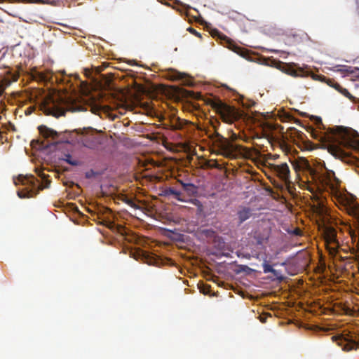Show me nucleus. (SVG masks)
Returning <instances> with one entry per match:
<instances>
[{
	"mask_svg": "<svg viewBox=\"0 0 359 359\" xmlns=\"http://www.w3.org/2000/svg\"><path fill=\"white\" fill-rule=\"evenodd\" d=\"M323 138L328 143L359 151V134L352 129L342 126L330 128Z\"/></svg>",
	"mask_w": 359,
	"mask_h": 359,
	"instance_id": "1",
	"label": "nucleus"
},
{
	"mask_svg": "<svg viewBox=\"0 0 359 359\" xmlns=\"http://www.w3.org/2000/svg\"><path fill=\"white\" fill-rule=\"evenodd\" d=\"M38 175L41 178L42 181L36 179L33 175H19L17 180H15V184H22L31 187L30 190L18 191V195L20 198H25L32 197L34 195H36L40 190L49 187L50 181L46 179V175L42 171H39Z\"/></svg>",
	"mask_w": 359,
	"mask_h": 359,
	"instance_id": "2",
	"label": "nucleus"
},
{
	"mask_svg": "<svg viewBox=\"0 0 359 359\" xmlns=\"http://www.w3.org/2000/svg\"><path fill=\"white\" fill-rule=\"evenodd\" d=\"M294 169L297 172L302 171L309 177L308 180L311 179L317 187L318 191H322L328 185L327 179L320 174L316 169L311 167L309 162L304 158H299L292 163Z\"/></svg>",
	"mask_w": 359,
	"mask_h": 359,
	"instance_id": "3",
	"label": "nucleus"
},
{
	"mask_svg": "<svg viewBox=\"0 0 359 359\" xmlns=\"http://www.w3.org/2000/svg\"><path fill=\"white\" fill-rule=\"evenodd\" d=\"M41 109L46 115H51L57 118L64 116L67 111L74 110L72 104L62 98H59L58 100L50 99L49 102H45Z\"/></svg>",
	"mask_w": 359,
	"mask_h": 359,
	"instance_id": "4",
	"label": "nucleus"
},
{
	"mask_svg": "<svg viewBox=\"0 0 359 359\" xmlns=\"http://www.w3.org/2000/svg\"><path fill=\"white\" fill-rule=\"evenodd\" d=\"M211 106L224 123L231 124L240 118V113L234 107L228 105L219 100L212 101Z\"/></svg>",
	"mask_w": 359,
	"mask_h": 359,
	"instance_id": "5",
	"label": "nucleus"
},
{
	"mask_svg": "<svg viewBox=\"0 0 359 359\" xmlns=\"http://www.w3.org/2000/svg\"><path fill=\"white\" fill-rule=\"evenodd\" d=\"M211 138L214 139V143L226 157L233 158L235 156V153L240 150L238 145L233 144L217 131L212 135Z\"/></svg>",
	"mask_w": 359,
	"mask_h": 359,
	"instance_id": "6",
	"label": "nucleus"
},
{
	"mask_svg": "<svg viewBox=\"0 0 359 359\" xmlns=\"http://www.w3.org/2000/svg\"><path fill=\"white\" fill-rule=\"evenodd\" d=\"M271 169L286 185L290 186L291 183L290 170L286 163L280 165L272 164Z\"/></svg>",
	"mask_w": 359,
	"mask_h": 359,
	"instance_id": "7",
	"label": "nucleus"
},
{
	"mask_svg": "<svg viewBox=\"0 0 359 359\" xmlns=\"http://www.w3.org/2000/svg\"><path fill=\"white\" fill-rule=\"evenodd\" d=\"M216 33L217 34L219 39L221 41V43L223 46H226L229 49L238 53L242 57H245L246 55V50L244 48L239 47L232 40H231L224 34H222L217 31H216Z\"/></svg>",
	"mask_w": 359,
	"mask_h": 359,
	"instance_id": "8",
	"label": "nucleus"
},
{
	"mask_svg": "<svg viewBox=\"0 0 359 359\" xmlns=\"http://www.w3.org/2000/svg\"><path fill=\"white\" fill-rule=\"evenodd\" d=\"M332 339L333 341H337L338 345L341 346L342 349L345 351L357 349L359 346V343L352 338L343 336H333Z\"/></svg>",
	"mask_w": 359,
	"mask_h": 359,
	"instance_id": "9",
	"label": "nucleus"
},
{
	"mask_svg": "<svg viewBox=\"0 0 359 359\" xmlns=\"http://www.w3.org/2000/svg\"><path fill=\"white\" fill-rule=\"evenodd\" d=\"M80 141L84 147L92 149H96L101 144L100 137L93 133L83 135L81 137Z\"/></svg>",
	"mask_w": 359,
	"mask_h": 359,
	"instance_id": "10",
	"label": "nucleus"
},
{
	"mask_svg": "<svg viewBox=\"0 0 359 359\" xmlns=\"http://www.w3.org/2000/svg\"><path fill=\"white\" fill-rule=\"evenodd\" d=\"M38 130L40 133V134L44 137V138H49L51 137L53 140H55L58 137L59 133L50 128H48L46 126H39L38 127Z\"/></svg>",
	"mask_w": 359,
	"mask_h": 359,
	"instance_id": "11",
	"label": "nucleus"
},
{
	"mask_svg": "<svg viewBox=\"0 0 359 359\" xmlns=\"http://www.w3.org/2000/svg\"><path fill=\"white\" fill-rule=\"evenodd\" d=\"M237 215L241 224L252 216V210L248 207H242L238 210Z\"/></svg>",
	"mask_w": 359,
	"mask_h": 359,
	"instance_id": "12",
	"label": "nucleus"
},
{
	"mask_svg": "<svg viewBox=\"0 0 359 359\" xmlns=\"http://www.w3.org/2000/svg\"><path fill=\"white\" fill-rule=\"evenodd\" d=\"M285 73L294 76V77H299V76H307L309 75V73L308 71L304 70L303 68L299 67L297 69H294L292 67H288L286 70Z\"/></svg>",
	"mask_w": 359,
	"mask_h": 359,
	"instance_id": "13",
	"label": "nucleus"
},
{
	"mask_svg": "<svg viewBox=\"0 0 359 359\" xmlns=\"http://www.w3.org/2000/svg\"><path fill=\"white\" fill-rule=\"evenodd\" d=\"M162 195L165 197L172 196L173 198L177 199V201H182V202L185 201V200L181 197L182 192L175 189L172 187H168V188L165 189L163 191Z\"/></svg>",
	"mask_w": 359,
	"mask_h": 359,
	"instance_id": "14",
	"label": "nucleus"
},
{
	"mask_svg": "<svg viewBox=\"0 0 359 359\" xmlns=\"http://www.w3.org/2000/svg\"><path fill=\"white\" fill-rule=\"evenodd\" d=\"M311 77L314 80H318V81H320L322 82L327 83L329 86H330L332 88L334 86V85L337 82L334 79L327 78L323 75H317L315 74H312Z\"/></svg>",
	"mask_w": 359,
	"mask_h": 359,
	"instance_id": "15",
	"label": "nucleus"
},
{
	"mask_svg": "<svg viewBox=\"0 0 359 359\" xmlns=\"http://www.w3.org/2000/svg\"><path fill=\"white\" fill-rule=\"evenodd\" d=\"M332 88H334L335 90H337L339 93H340L341 95H343L346 97H347L350 100L353 99V97L348 92V90L347 89L343 88L342 86H341V85L339 83H338L337 82H336V83L334 85V86Z\"/></svg>",
	"mask_w": 359,
	"mask_h": 359,
	"instance_id": "16",
	"label": "nucleus"
},
{
	"mask_svg": "<svg viewBox=\"0 0 359 359\" xmlns=\"http://www.w3.org/2000/svg\"><path fill=\"white\" fill-rule=\"evenodd\" d=\"M263 266V271L264 273H271L273 275L277 278H278L280 275V272L276 269H274L270 264L267 263L266 261H264V262L262 264Z\"/></svg>",
	"mask_w": 359,
	"mask_h": 359,
	"instance_id": "17",
	"label": "nucleus"
},
{
	"mask_svg": "<svg viewBox=\"0 0 359 359\" xmlns=\"http://www.w3.org/2000/svg\"><path fill=\"white\" fill-rule=\"evenodd\" d=\"M182 187L189 195H195L197 193V187L192 183L182 184Z\"/></svg>",
	"mask_w": 359,
	"mask_h": 359,
	"instance_id": "18",
	"label": "nucleus"
},
{
	"mask_svg": "<svg viewBox=\"0 0 359 359\" xmlns=\"http://www.w3.org/2000/svg\"><path fill=\"white\" fill-rule=\"evenodd\" d=\"M62 160L74 166H76L80 164V162L77 159L73 158L72 155L69 154H64V157Z\"/></svg>",
	"mask_w": 359,
	"mask_h": 359,
	"instance_id": "19",
	"label": "nucleus"
},
{
	"mask_svg": "<svg viewBox=\"0 0 359 359\" xmlns=\"http://www.w3.org/2000/svg\"><path fill=\"white\" fill-rule=\"evenodd\" d=\"M326 240L330 243L336 242V232L334 229L330 228L327 230Z\"/></svg>",
	"mask_w": 359,
	"mask_h": 359,
	"instance_id": "20",
	"label": "nucleus"
},
{
	"mask_svg": "<svg viewBox=\"0 0 359 359\" xmlns=\"http://www.w3.org/2000/svg\"><path fill=\"white\" fill-rule=\"evenodd\" d=\"M123 202H125L126 204L130 205V207L138 209L139 206L133 201V199L125 198L123 200Z\"/></svg>",
	"mask_w": 359,
	"mask_h": 359,
	"instance_id": "21",
	"label": "nucleus"
},
{
	"mask_svg": "<svg viewBox=\"0 0 359 359\" xmlns=\"http://www.w3.org/2000/svg\"><path fill=\"white\" fill-rule=\"evenodd\" d=\"M98 175V172L94 171L93 170H90L86 172L85 176L87 179H90L97 176Z\"/></svg>",
	"mask_w": 359,
	"mask_h": 359,
	"instance_id": "22",
	"label": "nucleus"
},
{
	"mask_svg": "<svg viewBox=\"0 0 359 359\" xmlns=\"http://www.w3.org/2000/svg\"><path fill=\"white\" fill-rule=\"evenodd\" d=\"M287 233L294 236L302 235V231L299 228H294L292 230H287Z\"/></svg>",
	"mask_w": 359,
	"mask_h": 359,
	"instance_id": "23",
	"label": "nucleus"
},
{
	"mask_svg": "<svg viewBox=\"0 0 359 359\" xmlns=\"http://www.w3.org/2000/svg\"><path fill=\"white\" fill-rule=\"evenodd\" d=\"M187 31H189L190 33L193 34L194 35L198 36V37H201V35L199 32H198L195 29L189 27L188 29H187Z\"/></svg>",
	"mask_w": 359,
	"mask_h": 359,
	"instance_id": "24",
	"label": "nucleus"
},
{
	"mask_svg": "<svg viewBox=\"0 0 359 359\" xmlns=\"http://www.w3.org/2000/svg\"><path fill=\"white\" fill-rule=\"evenodd\" d=\"M22 2H29V3H36V4H42L44 3V0H18Z\"/></svg>",
	"mask_w": 359,
	"mask_h": 359,
	"instance_id": "25",
	"label": "nucleus"
},
{
	"mask_svg": "<svg viewBox=\"0 0 359 359\" xmlns=\"http://www.w3.org/2000/svg\"><path fill=\"white\" fill-rule=\"evenodd\" d=\"M280 147L283 150L285 151H287L290 149L288 145L283 141L280 143Z\"/></svg>",
	"mask_w": 359,
	"mask_h": 359,
	"instance_id": "26",
	"label": "nucleus"
},
{
	"mask_svg": "<svg viewBox=\"0 0 359 359\" xmlns=\"http://www.w3.org/2000/svg\"><path fill=\"white\" fill-rule=\"evenodd\" d=\"M34 110V107H29V108H27V109L25 111V114L26 115H30L33 111Z\"/></svg>",
	"mask_w": 359,
	"mask_h": 359,
	"instance_id": "27",
	"label": "nucleus"
},
{
	"mask_svg": "<svg viewBox=\"0 0 359 359\" xmlns=\"http://www.w3.org/2000/svg\"><path fill=\"white\" fill-rule=\"evenodd\" d=\"M264 137H266V138L268 140V141H269L270 143H271V144H272V142H273V137H271V136H270V135H266V134H264Z\"/></svg>",
	"mask_w": 359,
	"mask_h": 359,
	"instance_id": "28",
	"label": "nucleus"
},
{
	"mask_svg": "<svg viewBox=\"0 0 359 359\" xmlns=\"http://www.w3.org/2000/svg\"><path fill=\"white\" fill-rule=\"evenodd\" d=\"M269 156L270 158L276 160V159H277L279 157V155L269 154Z\"/></svg>",
	"mask_w": 359,
	"mask_h": 359,
	"instance_id": "29",
	"label": "nucleus"
},
{
	"mask_svg": "<svg viewBox=\"0 0 359 359\" xmlns=\"http://www.w3.org/2000/svg\"><path fill=\"white\" fill-rule=\"evenodd\" d=\"M181 78H182V76H181V74L180 73H177V75L173 76L174 79H180Z\"/></svg>",
	"mask_w": 359,
	"mask_h": 359,
	"instance_id": "30",
	"label": "nucleus"
},
{
	"mask_svg": "<svg viewBox=\"0 0 359 359\" xmlns=\"http://www.w3.org/2000/svg\"><path fill=\"white\" fill-rule=\"evenodd\" d=\"M55 0H44V3L53 4Z\"/></svg>",
	"mask_w": 359,
	"mask_h": 359,
	"instance_id": "31",
	"label": "nucleus"
},
{
	"mask_svg": "<svg viewBox=\"0 0 359 359\" xmlns=\"http://www.w3.org/2000/svg\"><path fill=\"white\" fill-rule=\"evenodd\" d=\"M177 182H178L179 183H180V184H181L182 186V184H187L186 182H183V181H182V180H177Z\"/></svg>",
	"mask_w": 359,
	"mask_h": 359,
	"instance_id": "32",
	"label": "nucleus"
},
{
	"mask_svg": "<svg viewBox=\"0 0 359 359\" xmlns=\"http://www.w3.org/2000/svg\"><path fill=\"white\" fill-rule=\"evenodd\" d=\"M260 321H261L262 323H265V322H266V318H260Z\"/></svg>",
	"mask_w": 359,
	"mask_h": 359,
	"instance_id": "33",
	"label": "nucleus"
},
{
	"mask_svg": "<svg viewBox=\"0 0 359 359\" xmlns=\"http://www.w3.org/2000/svg\"><path fill=\"white\" fill-rule=\"evenodd\" d=\"M35 142H36V144H39V140H36V141H34H34H32V144H34Z\"/></svg>",
	"mask_w": 359,
	"mask_h": 359,
	"instance_id": "34",
	"label": "nucleus"
},
{
	"mask_svg": "<svg viewBox=\"0 0 359 359\" xmlns=\"http://www.w3.org/2000/svg\"><path fill=\"white\" fill-rule=\"evenodd\" d=\"M318 121H319V124L323 125V123H322V121L320 118H319Z\"/></svg>",
	"mask_w": 359,
	"mask_h": 359,
	"instance_id": "35",
	"label": "nucleus"
},
{
	"mask_svg": "<svg viewBox=\"0 0 359 359\" xmlns=\"http://www.w3.org/2000/svg\"><path fill=\"white\" fill-rule=\"evenodd\" d=\"M17 79H18V76H15V78L13 79V81H17Z\"/></svg>",
	"mask_w": 359,
	"mask_h": 359,
	"instance_id": "36",
	"label": "nucleus"
},
{
	"mask_svg": "<svg viewBox=\"0 0 359 359\" xmlns=\"http://www.w3.org/2000/svg\"><path fill=\"white\" fill-rule=\"evenodd\" d=\"M43 147V144L41 143V145L39 146V148H41V147Z\"/></svg>",
	"mask_w": 359,
	"mask_h": 359,
	"instance_id": "37",
	"label": "nucleus"
}]
</instances>
